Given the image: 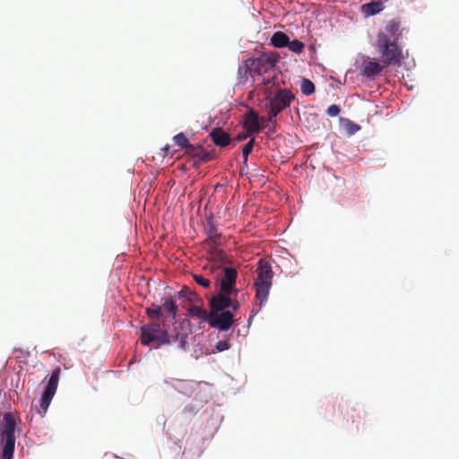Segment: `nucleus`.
Masks as SVG:
<instances>
[{"label":"nucleus","instance_id":"nucleus-1","mask_svg":"<svg viewBox=\"0 0 459 459\" xmlns=\"http://www.w3.org/2000/svg\"><path fill=\"white\" fill-rule=\"evenodd\" d=\"M16 420L13 413L4 415V424L0 428L1 459H13L15 448Z\"/></svg>","mask_w":459,"mask_h":459},{"label":"nucleus","instance_id":"nucleus-2","mask_svg":"<svg viewBox=\"0 0 459 459\" xmlns=\"http://www.w3.org/2000/svg\"><path fill=\"white\" fill-rule=\"evenodd\" d=\"M255 273L257 274L254 283L255 287V297L259 300V305L263 306L267 300L272 287L273 272L269 262L260 259Z\"/></svg>","mask_w":459,"mask_h":459},{"label":"nucleus","instance_id":"nucleus-3","mask_svg":"<svg viewBox=\"0 0 459 459\" xmlns=\"http://www.w3.org/2000/svg\"><path fill=\"white\" fill-rule=\"evenodd\" d=\"M376 49L380 55V61L386 66H400L403 50L397 42L388 41L385 36L377 39Z\"/></svg>","mask_w":459,"mask_h":459},{"label":"nucleus","instance_id":"nucleus-4","mask_svg":"<svg viewBox=\"0 0 459 459\" xmlns=\"http://www.w3.org/2000/svg\"><path fill=\"white\" fill-rule=\"evenodd\" d=\"M295 99L294 94L288 89H279L276 92L266 97L268 104V121L272 122L282 110L289 108Z\"/></svg>","mask_w":459,"mask_h":459},{"label":"nucleus","instance_id":"nucleus-5","mask_svg":"<svg viewBox=\"0 0 459 459\" xmlns=\"http://www.w3.org/2000/svg\"><path fill=\"white\" fill-rule=\"evenodd\" d=\"M141 330V342L143 345L155 343V348H158L161 344L169 342L167 331H161L158 323L143 325Z\"/></svg>","mask_w":459,"mask_h":459},{"label":"nucleus","instance_id":"nucleus-6","mask_svg":"<svg viewBox=\"0 0 459 459\" xmlns=\"http://www.w3.org/2000/svg\"><path fill=\"white\" fill-rule=\"evenodd\" d=\"M238 272L232 267L224 266L216 275V284L224 293H232L236 297L238 290L236 289Z\"/></svg>","mask_w":459,"mask_h":459},{"label":"nucleus","instance_id":"nucleus-7","mask_svg":"<svg viewBox=\"0 0 459 459\" xmlns=\"http://www.w3.org/2000/svg\"><path fill=\"white\" fill-rule=\"evenodd\" d=\"M250 65L253 66L255 74H264L273 70L279 59L278 55L273 52L262 53L257 58H249Z\"/></svg>","mask_w":459,"mask_h":459},{"label":"nucleus","instance_id":"nucleus-8","mask_svg":"<svg viewBox=\"0 0 459 459\" xmlns=\"http://www.w3.org/2000/svg\"><path fill=\"white\" fill-rule=\"evenodd\" d=\"M231 295L233 294L224 293L220 290L219 293L210 299L209 304L211 311L221 312L226 311V308H231L233 311H237L239 308L240 304L237 299H232Z\"/></svg>","mask_w":459,"mask_h":459},{"label":"nucleus","instance_id":"nucleus-9","mask_svg":"<svg viewBox=\"0 0 459 459\" xmlns=\"http://www.w3.org/2000/svg\"><path fill=\"white\" fill-rule=\"evenodd\" d=\"M60 372H61V370L59 368H56V369L53 370V372L48 379V385L42 394L39 406L44 413L47 411V410L52 401V398L54 397V395L56 392L59 377H60Z\"/></svg>","mask_w":459,"mask_h":459},{"label":"nucleus","instance_id":"nucleus-10","mask_svg":"<svg viewBox=\"0 0 459 459\" xmlns=\"http://www.w3.org/2000/svg\"><path fill=\"white\" fill-rule=\"evenodd\" d=\"M233 322V313L230 310L221 312L210 311L208 323L211 327L217 328L221 331H227L231 327Z\"/></svg>","mask_w":459,"mask_h":459},{"label":"nucleus","instance_id":"nucleus-11","mask_svg":"<svg viewBox=\"0 0 459 459\" xmlns=\"http://www.w3.org/2000/svg\"><path fill=\"white\" fill-rule=\"evenodd\" d=\"M386 66L381 61H376L368 56H364L360 65V75L374 79L378 75Z\"/></svg>","mask_w":459,"mask_h":459},{"label":"nucleus","instance_id":"nucleus-12","mask_svg":"<svg viewBox=\"0 0 459 459\" xmlns=\"http://www.w3.org/2000/svg\"><path fill=\"white\" fill-rule=\"evenodd\" d=\"M381 36H385L388 41L397 42L402 36L400 22L396 19L389 21L384 30L378 32L377 39H380Z\"/></svg>","mask_w":459,"mask_h":459},{"label":"nucleus","instance_id":"nucleus-13","mask_svg":"<svg viewBox=\"0 0 459 459\" xmlns=\"http://www.w3.org/2000/svg\"><path fill=\"white\" fill-rule=\"evenodd\" d=\"M244 127L247 129L248 134H257L260 132L261 126H259V116L257 112L251 109L246 113Z\"/></svg>","mask_w":459,"mask_h":459},{"label":"nucleus","instance_id":"nucleus-14","mask_svg":"<svg viewBox=\"0 0 459 459\" xmlns=\"http://www.w3.org/2000/svg\"><path fill=\"white\" fill-rule=\"evenodd\" d=\"M209 136L213 143L220 147H226L230 143V134L220 127L213 128Z\"/></svg>","mask_w":459,"mask_h":459},{"label":"nucleus","instance_id":"nucleus-15","mask_svg":"<svg viewBox=\"0 0 459 459\" xmlns=\"http://www.w3.org/2000/svg\"><path fill=\"white\" fill-rule=\"evenodd\" d=\"M250 59H247L243 61L242 64L238 66V81L239 84H245L248 80V75L255 74L253 66L250 65Z\"/></svg>","mask_w":459,"mask_h":459},{"label":"nucleus","instance_id":"nucleus-16","mask_svg":"<svg viewBox=\"0 0 459 459\" xmlns=\"http://www.w3.org/2000/svg\"><path fill=\"white\" fill-rule=\"evenodd\" d=\"M204 230L208 236V239L216 244L217 240L221 237V234L219 233L217 225L214 223L212 218L206 220Z\"/></svg>","mask_w":459,"mask_h":459},{"label":"nucleus","instance_id":"nucleus-17","mask_svg":"<svg viewBox=\"0 0 459 459\" xmlns=\"http://www.w3.org/2000/svg\"><path fill=\"white\" fill-rule=\"evenodd\" d=\"M383 9H384V4L382 1H371L370 3L364 4L361 6V10L366 15L377 14Z\"/></svg>","mask_w":459,"mask_h":459},{"label":"nucleus","instance_id":"nucleus-18","mask_svg":"<svg viewBox=\"0 0 459 459\" xmlns=\"http://www.w3.org/2000/svg\"><path fill=\"white\" fill-rule=\"evenodd\" d=\"M289 37L282 31H276L271 38L270 43L274 48H281L289 45Z\"/></svg>","mask_w":459,"mask_h":459},{"label":"nucleus","instance_id":"nucleus-19","mask_svg":"<svg viewBox=\"0 0 459 459\" xmlns=\"http://www.w3.org/2000/svg\"><path fill=\"white\" fill-rule=\"evenodd\" d=\"M161 311H165L168 316H172L173 319L177 316L178 305L171 298L162 299Z\"/></svg>","mask_w":459,"mask_h":459},{"label":"nucleus","instance_id":"nucleus-20","mask_svg":"<svg viewBox=\"0 0 459 459\" xmlns=\"http://www.w3.org/2000/svg\"><path fill=\"white\" fill-rule=\"evenodd\" d=\"M189 316L209 322L210 313L199 306L193 305L188 309Z\"/></svg>","mask_w":459,"mask_h":459},{"label":"nucleus","instance_id":"nucleus-21","mask_svg":"<svg viewBox=\"0 0 459 459\" xmlns=\"http://www.w3.org/2000/svg\"><path fill=\"white\" fill-rule=\"evenodd\" d=\"M173 386L179 392L186 395H190L194 387V383L192 381L176 379L174 380Z\"/></svg>","mask_w":459,"mask_h":459},{"label":"nucleus","instance_id":"nucleus-22","mask_svg":"<svg viewBox=\"0 0 459 459\" xmlns=\"http://www.w3.org/2000/svg\"><path fill=\"white\" fill-rule=\"evenodd\" d=\"M300 91L304 95H311L315 91V85L310 80L304 78L300 83Z\"/></svg>","mask_w":459,"mask_h":459},{"label":"nucleus","instance_id":"nucleus-23","mask_svg":"<svg viewBox=\"0 0 459 459\" xmlns=\"http://www.w3.org/2000/svg\"><path fill=\"white\" fill-rule=\"evenodd\" d=\"M178 296L187 299L190 302H194L198 299L197 294L186 286L183 287L178 292Z\"/></svg>","mask_w":459,"mask_h":459},{"label":"nucleus","instance_id":"nucleus-24","mask_svg":"<svg viewBox=\"0 0 459 459\" xmlns=\"http://www.w3.org/2000/svg\"><path fill=\"white\" fill-rule=\"evenodd\" d=\"M287 47L290 51H292L295 54L302 53L305 48L304 43L299 39H294L292 41L289 40V45H287Z\"/></svg>","mask_w":459,"mask_h":459},{"label":"nucleus","instance_id":"nucleus-25","mask_svg":"<svg viewBox=\"0 0 459 459\" xmlns=\"http://www.w3.org/2000/svg\"><path fill=\"white\" fill-rule=\"evenodd\" d=\"M173 140L175 144L182 149H186V146L189 144L188 139L184 133H179L176 134Z\"/></svg>","mask_w":459,"mask_h":459},{"label":"nucleus","instance_id":"nucleus-26","mask_svg":"<svg viewBox=\"0 0 459 459\" xmlns=\"http://www.w3.org/2000/svg\"><path fill=\"white\" fill-rule=\"evenodd\" d=\"M146 314L152 319H160L161 316V307L152 305V307L146 309Z\"/></svg>","mask_w":459,"mask_h":459},{"label":"nucleus","instance_id":"nucleus-27","mask_svg":"<svg viewBox=\"0 0 459 459\" xmlns=\"http://www.w3.org/2000/svg\"><path fill=\"white\" fill-rule=\"evenodd\" d=\"M344 128L351 135L356 134L360 129V126L349 119H344Z\"/></svg>","mask_w":459,"mask_h":459},{"label":"nucleus","instance_id":"nucleus-28","mask_svg":"<svg viewBox=\"0 0 459 459\" xmlns=\"http://www.w3.org/2000/svg\"><path fill=\"white\" fill-rule=\"evenodd\" d=\"M186 153L188 155L193 156L194 158H199L200 152H202V146L200 145H194V144H188L186 148L185 149Z\"/></svg>","mask_w":459,"mask_h":459},{"label":"nucleus","instance_id":"nucleus-29","mask_svg":"<svg viewBox=\"0 0 459 459\" xmlns=\"http://www.w3.org/2000/svg\"><path fill=\"white\" fill-rule=\"evenodd\" d=\"M216 157L215 152H207L202 147V152H200L198 160L204 163L213 160Z\"/></svg>","mask_w":459,"mask_h":459},{"label":"nucleus","instance_id":"nucleus-30","mask_svg":"<svg viewBox=\"0 0 459 459\" xmlns=\"http://www.w3.org/2000/svg\"><path fill=\"white\" fill-rule=\"evenodd\" d=\"M193 279L198 285L206 289L210 288L211 281L204 276L201 274H193Z\"/></svg>","mask_w":459,"mask_h":459},{"label":"nucleus","instance_id":"nucleus-31","mask_svg":"<svg viewBox=\"0 0 459 459\" xmlns=\"http://www.w3.org/2000/svg\"><path fill=\"white\" fill-rule=\"evenodd\" d=\"M255 138H251L247 143H246L242 149L243 159L247 160L248 155L252 152L255 145Z\"/></svg>","mask_w":459,"mask_h":459},{"label":"nucleus","instance_id":"nucleus-32","mask_svg":"<svg viewBox=\"0 0 459 459\" xmlns=\"http://www.w3.org/2000/svg\"><path fill=\"white\" fill-rule=\"evenodd\" d=\"M341 112V108L338 105L333 104L328 107L326 113L328 116L333 117H337Z\"/></svg>","mask_w":459,"mask_h":459},{"label":"nucleus","instance_id":"nucleus-33","mask_svg":"<svg viewBox=\"0 0 459 459\" xmlns=\"http://www.w3.org/2000/svg\"><path fill=\"white\" fill-rule=\"evenodd\" d=\"M215 347L218 351L221 352L229 350L230 348V344L228 341H219Z\"/></svg>","mask_w":459,"mask_h":459},{"label":"nucleus","instance_id":"nucleus-34","mask_svg":"<svg viewBox=\"0 0 459 459\" xmlns=\"http://www.w3.org/2000/svg\"><path fill=\"white\" fill-rule=\"evenodd\" d=\"M247 134H238V135L237 136L236 140H237V141H238V142H241V141H243V140L247 139Z\"/></svg>","mask_w":459,"mask_h":459},{"label":"nucleus","instance_id":"nucleus-35","mask_svg":"<svg viewBox=\"0 0 459 459\" xmlns=\"http://www.w3.org/2000/svg\"><path fill=\"white\" fill-rule=\"evenodd\" d=\"M243 165H244V166H247V160H244V159H243Z\"/></svg>","mask_w":459,"mask_h":459},{"label":"nucleus","instance_id":"nucleus-36","mask_svg":"<svg viewBox=\"0 0 459 459\" xmlns=\"http://www.w3.org/2000/svg\"><path fill=\"white\" fill-rule=\"evenodd\" d=\"M169 146H166L163 148V151H165L166 152L169 151Z\"/></svg>","mask_w":459,"mask_h":459}]
</instances>
